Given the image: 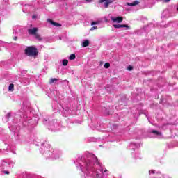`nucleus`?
Here are the masks:
<instances>
[{
  "mask_svg": "<svg viewBox=\"0 0 178 178\" xmlns=\"http://www.w3.org/2000/svg\"><path fill=\"white\" fill-rule=\"evenodd\" d=\"M26 56H37L38 55V49L34 46H29L24 50Z\"/></svg>",
  "mask_w": 178,
  "mask_h": 178,
  "instance_id": "1",
  "label": "nucleus"
},
{
  "mask_svg": "<svg viewBox=\"0 0 178 178\" xmlns=\"http://www.w3.org/2000/svg\"><path fill=\"white\" fill-rule=\"evenodd\" d=\"M114 0H99V3H104V8H109V5L113 3Z\"/></svg>",
  "mask_w": 178,
  "mask_h": 178,
  "instance_id": "2",
  "label": "nucleus"
},
{
  "mask_svg": "<svg viewBox=\"0 0 178 178\" xmlns=\"http://www.w3.org/2000/svg\"><path fill=\"white\" fill-rule=\"evenodd\" d=\"M111 20L113 22V23H122V22H123V17H112Z\"/></svg>",
  "mask_w": 178,
  "mask_h": 178,
  "instance_id": "3",
  "label": "nucleus"
},
{
  "mask_svg": "<svg viewBox=\"0 0 178 178\" xmlns=\"http://www.w3.org/2000/svg\"><path fill=\"white\" fill-rule=\"evenodd\" d=\"M48 23H50V24H52V26H54L55 27H62V24L58 22H54V20L51 19H47Z\"/></svg>",
  "mask_w": 178,
  "mask_h": 178,
  "instance_id": "4",
  "label": "nucleus"
},
{
  "mask_svg": "<svg viewBox=\"0 0 178 178\" xmlns=\"http://www.w3.org/2000/svg\"><path fill=\"white\" fill-rule=\"evenodd\" d=\"M37 31H38V28H32L28 30V33L31 34V35H35L37 34Z\"/></svg>",
  "mask_w": 178,
  "mask_h": 178,
  "instance_id": "5",
  "label": "nucleus"
},
{
  "mask_svg": "<svg viewBox=\"0 0 178 178\" xmlns=\"http://www.w3.org/2000/svg\"><path fill=\"white\" fill-rule=\"evenodd\" d=\"M113 27L115 28V29H122V28H123V27H129V26H127V25H126V24H113Z\"/></svg>",
  "mask_w": 178,
  "mask_h": 178,
  "instance_id": "6",
  "label": "nucleus"
},
{
  "mask_svg": "<svg viewBox=\"0 0 178 178\" xmlns=\"http://www.w3.org/2000/svg\"><path fill=\"white\" fill-rule=\"evenodd\" d=\"M88 45H90V41H88V40H85L82 43V47L83 48H86V47H88Z\"/></svg>",
  "mask_w": 178,
  "mask_h": 178,
  "instance_id": "7",
  "label": "nucleus"
},
{
  "mask_svg": "<svg viewBox=\"0 0 178 178\" xmlns=\"http://www.w3.org/2000/svg\"><path fill=\"white\" fill-rule=\"evenodd\" d=\"M35 38H36V40H38V41H42V38H41V35H40V34L36 33L35 35Z\"/></svg>",
  "mask_w": 178,
  "mask_h": 178,
  "instance_id": "8",
  "label": "nucleus"
},
{
  "mask_svg": "<svg viewBox=\"0 0 178 178\" xmlns=\"http://www.w3.org/2000/svg\"><path fill=\"white\" fill-rule=\"evenodd\" d=\"M152 133L153 134H155L156 136H162V133H161V132H159V131H158L156 130L152 131Z\"/></svg>",
  "mask_w": 178,
  "mask_h": 178,
  "instance_id": "9",
  "label": "nucleus"
},
{
  "mask_svg": "<svg viewBox=\"0 0 178 178\" xmlns=\"http://www.w3.org/2000/svg\"><path fill=\"white\" fill-rule=\"evenodd\" d=\"M70 60H74L76 59V54H72L69 57Z\"/></svg>",
  "mask_w": 178,
  "mask_h": 178,
  "instance_id": "10",
  "label": "nucleus"
},
{
  "mask_svg": "<svg viewBox=\"0 0 178 178\" xmlns=\"http://www.w3.org/2000/svg\"><path fill=\"white\" fill-rule=\"evenodd\" d=\"M14 88H15V85L13 83H11L8 87V90L13 91Z\"/></svg>",
  "mask_w": 178,
  "mask_h": 178,
  "instance_id": "11",
  "label": "nucleus"
},
{
  "mask_svg": "<svg viewBox=\"0 0 178 178\" xmlns=\"http://www.w3.org/2000/svg\"><path fill=\"white\" fill-rule=\"evenodd\" d=\"M67 63H69V60L67 59L63 60V66H67Z\"/></svg>",
  "mask_w": 178,
  "mask_h": 178,
  "instance_id": "12",
  "label": "nucleus"
},
{
  "mask_svg": "<svg viewBox=\"0 0 178 178\" xmlns=\"http://www.w3.org/2000/svg\"><path fill=\"white\" fill-rule=\"evenodd\" d=\"M54 81H58V79H56V78H52V79H51L50 81H49V84H53V83H54Z\"/></svg>",
  "mask_w": 178,
  "mask_h": 178,
  "instance_id": "13",
  "label": "nucleus"
},
{
  "mask_svg": "<svg viewBox=\"0 0 178 178\" xmlns=\"http://www.w3.org/2000/svg\"><path fill=\"white\" fill-rule=\"evenodd\" d=\"M109 67H111V64L109 63H106L104 64V68L105 69H109Z\"/></svg>",
  "mask_w": 178,
  "mask_h": 178,
  "instance_id": "14",
  "label": "nucleus"
},
{
  "mask_svg": "<svg viewBox=\"0 0 178 178\" xmlns=\"http://www.w3.org/2000/svg\"><path fill=\"white\" fill-rule=\"evenodd\" d=\"M126 5H127L128 6H134V1H133L132 3H126Z\"/></svg>",
  "mask_w": 178,
  "mask_h": 178,
  "instance_id": "15",
  "label": "nucleus"
},
{
  "mask_svg": "<svg viewBox=\"0 0 178 178\" xmlns=\"http://www.w3.org/2000/svg\"><path fill=\"white\" fill-rule=\"evenodd\" d=\"M127 70H129V72L133 70V66L131 65L128 66Z\"/></svg>",
  "mask_w": 178,
  "mask_h": 178,
  "instance_id": "16",
  "label": "nucleus"
},
{
  "mask_svg": "<svg viewBox=\"0 0 178 178\" xmlns=\"http://www.w3.org/2000/svg\"><path fill=\"white\" fill-rule=\"evenodd\" d=\"M97 24H98V22H92L91 26H94V25Z\"/></svg>",
  "mask_w": 178,
  "mask_h": 178,
  "instance_id": "17",
  "label": "nucleus"
},
{
  "mask_svg": "<svg viewBox=\"0 0 178 178\" xmlns=\"http://www.w3.org/2000/svg\"><path fill=\"white\" fill-rule=\"evenodd\" d=\"M140 3V1H134V5H138Z\"/></svg>",
  "mask_w": 178,
  "mask_h": 178,
  "instance_id": "18",
  "label": "nucleus"
},
{
  "mask_svg": "<svg viewBox=\"0 0 178 178\" xmlns=\"http://www.w3.org/2000/svg\"><path fill=\"white\" fill-rule=\"evenodd\" d=\"M97 29V26H92L90 30L92 31L93 30H95Z\"/></svg>",
  "mask_w": 178,
  "mask_h": 178,
  "instance_id": "19",
  "label": "nucleus"
},
{
  "mask_svg": "<svg viewBox=\"0 0 178 178\" xmlns=\"http://www.w3.org/2000/svg\"><path fill=\"white\" fill-rule=\"evenodd\" d=\"M163 2H165V3H168V2H170V0H163Z\"/></svg>",
  "mask_w": 178,
  "mask_h": 178,
  "instance_id": "20",
  "label": "nucleus"
},
{
  "mask_svg": "<svg viewBox=\"0 0 178 178\" xmlns=\"http://www.w3.org/2000/svg\"><path fill=\"white\" fill-rule=\"evenodd\" d=\"M149 173H152V174H154V173H155V170H150V171H149Z\"/></svg>",
  "mask_w": 178,
  "mask_h": 178,
  "instance_id": "21",
  "label": "nucleus"
},
{
  "mask_svg": "<svg viewBox=\"0 0 178 178\" xmlns=\"http://www.w3.org/2000/svg\"><path fill=\"white\" fill-rule=\"evenodd\" d=\"M13 40H14V41H17V36H15V37L13 38Z\"/></svg>",
  "mask_w": 178,
  "mask_h": 178,
  "instance_id": "22",
  "label": "nucleus"
},
{
  "mask_svg": "<svg viewBox=\"0 0 178 178\" xmlns=\"http://www.w3.org/2000/svg\"><path fill=\"white\" fill-rule=\"evenodd\" d=\"M6 175H9V171H5Z\"/></svg>",
  "mask_w": 178,
  "mask_h": 178,
  "instance_id": "23",
  "label": "nucleus"
},
{
  "mask_svg": "<svg viewBox=\"0 0 178 178\" xmlns=\"http://www.w3.org/2000/svg\"><path fill=\"white\" fill-rule=\"evenodd\" d=\"M91 0H86V2H90Z\"/></svg>",
  "mask_w": 178,
  "mask_h": 178,
  "instance_id": "24",
  "label": "nucleus"
},
{
  "mask_svg": "<svg viewBox=\"0 0 178 178\" xmlns=\"http://www.w3.org/2000/svg\"><path fill=\"white\" fill-rule=\"evenodd\" d=\"M32 19H35V16L33 15V16L32 17Z\"/></svg>",
  "mask_w": 178,
  "mask_h": 178,
  "instance_id": "25",
  "label": "nucleus"
},
{
  "mask_svg": "<svg viewBox=\"0 0 178 178\" xmlns=\"http://www.w3.org/2000/svg\"><path fill=\"white\" fill-rule=\"evenodd\" d=\"M104 172H108V170H105Z\"/></svg>",
  "mask_w": 178,
  "mask_h": 178,
  "instance_id": "26",
  "label": "nucleus"
},
{
  "mask_svg": "<svg viewBox=\"0 0 178 178\" xmlns=\"http://www.w3.org/2000/svg\"><path fill=\"white\" fill-rule=\"evenodd\" d=\"M177 10L178 11V7H177Z\"/></svg>",
  "mask_w": 178,
  "mask_h": 178,
  "instance_id": "27",
  "label": "nucleus"
}]
</instances>
